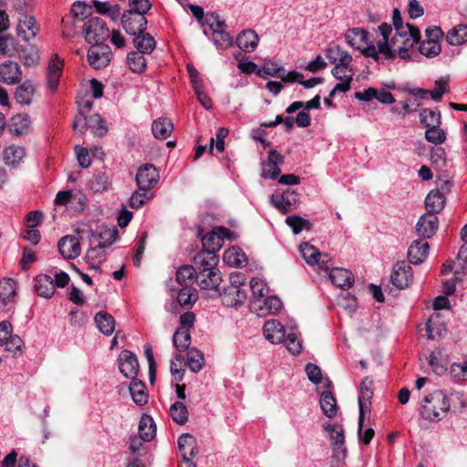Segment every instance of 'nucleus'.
<instances>
[{
	"label": "nucleus",
	"mask_w": 467,
	"mask_h": 467,
	"mask_svg": "<svg viewBox=\"0 0 467 467\" xmlns=\"http://www.w3.org/2000/svg\"><path fill=\"white\" fill-rule=\"evenodd\" d=\"M419 51L427 57H434L441 53V47L438 41L424 40L420 44Z\"/></svg>",
	"instance_id": "13d9d810"
},
{
	"label": "nucleus",
	"mask_w": 467,
	"mask_h": 467,
	"mask_svg": "<svg viewBox=\"0 0 467 467\" xmlns=\"http://www.w3.org/2000/svg\"><path fill=\"white\" fill-rule=\"evenodd\" d=\"M326 57L328 58L329 62L334 65L341 63L348 65V63H351L352 61V56L337 45L327 47Z\"/></svg>",
	"instance_id": "72a5a7b5"
},
{
	"label": "nucleus",
	"mask_w": 467,
	"mask_h": 467,
	"mask_svg": "<svg viewBox=\"0 0 467 467\" xmlns=\"http://www.w3.org/2000/svg\"><path fill=\"white\" fill-rule=\"evenodd\" d=\"M448 44L451 46H460L467 41V26L458 25L450 29L446 36Z\"/></svg>",
	"instance_id": "ea45409f"
},
{
	"label": "nucleus",
	"mask_w": 467,
	"mask_h": 467,
	"mask_svg": "<svg viewBox=\"0 0 467 467\" xmlns=\"http://www.w3.org/2000/svg\"><path fill=\"white\" fill-rule=\"evenodd\" d=\"M426 333L428 339L434 340L445 335L446 327L442 323L429 319L426 322Z\"/></svg>",
	"instance_id": "603ef678"
},
{
	"label": "nucleus",
	"mask_w": 467,
	"mask_h": 467,
	"mask_svg": "<svg viewBox=\"0 0 467 467\" xmlns=\"http://www.w3.org/2000/svg\"><path fill=\"white\" fill-rule=\"evenodd\" d=\"M197 299V291L189 285L182 286L178 292L177 301L182 306H192Z\"/></svg>",
	"instance_id": "a18cd8bd"
},
{
	"label": "nucleus",
	"mask_w": 467,
	"mask_h": 467,
	"mask_svg": "<svg viewBox=\"0 0 467 467\" xmlns=\"http://www.w3.org/2000/svg\"><path fill=\"white\" fill-rule=\"evenodd\" d=\"M391 283L399 289L409 287L413 281L411 266L405 261H400L393 265L390 275Z\"/></svg>",
	"instance_id": "39448f33"
},
{
	"label": "nucleus",
	"mask_w": 467,
	"mask_h": 467,
	"mask_svg": "<svg viewBox=\"0 0 467 467\" xmlns=\"http://www.w3.org/2000/svg\"><path fill=\"white\" fill-rule=\"evenodd\" d=\"M213 42L220 49H227L233 46L234 40L225 29L213 33Z\"/></svg>",
	"instance_id": "4d7b16f0"
},
{
	"label": "nucleus",
	"mask_w": 467,
	"mask_h": 467,
	"mask_svg": "<svg viewBox=\"0 0 467 467\" xmlns=\"http://www.w3.org/2000/svg\"><path fill=\"white\" fill-rule=\"evenodd\" d=\"M223 261L230 266L243 267L246 265V256L239 248H230L223 254Z\"/></svg>",
	"instance_id": "a19ab883"
},
{
	"label": "nucleus",
	"mask_w": 467,
	"mask_h": 467,
	"mask_svg": "<svg viewBox=\"0 0 467 467\" xmlns=\"http://www.w3.org/2000/svg\"><path fill=\"white\" fill-rule=\"evenodd\" d=\"M326 430L329 432L330 439L333 441L332 458L338 462H343L347 456L343 427L339 424L327 425Z\"/></svg>",
	"instance_id": "423d86ee"
},
{
	"label": "nucleus",
	"mask_w": 467,
	"mask_h": 467,
	"mask_svg": "<svg viewBox=\"0 0 467 467\" xmlns=\"http://www.w3.org/2000/svg\"><path fill=\"white\" fill-rule=\"evenodd\" d=\"M26 150L21 146L11 145L4 150V160L8 166H16L25 157Z\"/></svg>",
	"instance_id": "4c0bfd02"
},
{
	"label": "nucleus",
	"mask_w": 467,
	"mask_h": 467,
	"mask_svg": "<svg viewBox=\"0 0 467 467\" xmlns=\"http://www.w3.org/2000/svg\"><path fill=\"white\" fill-rule=\"evenodd\" d=\"M283 162L284 157L275 150H270L267 161L262 163L261 176L265 179H277L281 173L279 165Z\"/></svg>",
	"instance_id": "f8f14e48"
},
{
	"label": "nucleus",
	"mask_w": 467,
	"mask_h": 467,
	"mask_svg": "<svg viewBox=\"0 0 467 467\" xmlns=\"http://www.w3.org/2000/svg\"><path fill=\"white\" fill-rule=\"evenodd\" d=\"M94 321L98 329L106 336H110L115 329V319L107 312L100 311L96 314Z\"/></svg>",
	"instance_id": "c9c22d12"
},
{
	"label": "nucleus",
	"mask_w": 467,
	"mask_h": 467,
	"mask_svg": "<svg viewBox=\"0 0 467 467\" xmlns=\"http://www.w3.org/2000/svg\"><path fill=\"white\" fill-rule=\"evenodd\" d=\"M103 245L99 243L94 246L89 248L86 254V260L88 264H100L106 260L107 254L104 251Z\"/></svg>",
	"instance_id": "6e6d98bb"
},
{
	"label": "nucleus",
	"mask_w": 467,
	"mask_h": 467,
	"mask_svg": "<svg viewBox=\"0 0 467 467\" xmlns=\"http://www.w3.org/2000/svg\"><path fill=\"white\" fill-rule=\"evenodd\" d=\"M34 287L37 295L44 298H50L55 293L54 280L47 275L36 276L34 278Z\"/></svg>",
	"instance_id": "b1692460"
},
{
	"label": "nucleus",
	"mask_w": 467,
	"mask_h": 467,
	"mask_svg": "<svg viewBox=\"0 0 467 467\" xmlns=\"http://www.w3.org/2000/svg\"><path fill=\"white\" fill-rule=\"evenodd\" d=\"M445 196L441 190H431L425 198V206L428 211L427 214L439 213L443 210L445 205Z\"/></svg>",
	"instance_id": "a878e982"
},
{
	"label": "nucleus",
	"mask_w": 467,
	"mask_h": 467,
	"mask_svg": "<svg viewBox=\"0 0 467 467\" xmlns=\"http://www.w3.org/2000/svg\"><path fill=\"white\" fill-rule=\"evenodd\" d=\"M119 368L124 377L137 379L139 372V361L135 354L130 350H123L119 356Z\"/></svg>",
	"instance_id": "9d476101"
},
{
	"label": "nucleus",
	"mask_w": 467,
	"mask_h": 467,
	"mask_svg": "<svg viewBox=\"0 0 467 467\" xmlns=\"http://www.w3.org/2000/svg\"><path fill=\"white\" fill-rule=\"evenodd\" d=\"M264 336L269 342L279 344L285 340V328L283 325L275 319L267 320L264 325Z\"/></svg>",
	"instance_id": "6ab92c4d"
},
{
	"label": "nucleus",
	"mask_w": 467,
	"mask_h": 467,
	"mask_svg": "<svg viewBox=\"0 0 467 467\" xmlns=\"http://www.w3.org/2000/svg\"><path fill=\"white\" fill-rule=\"evenodd\" d=\"M159 171L154 165L146 163L138 169L136 183L142 192L150 190L159 181Z\"/></svg>",
	"instance_id": "0eeeda50"
},
{
	"label": "nucleus",
	"mask_w": 467,
	"mask_h": 467,
	"mask_svg": "<svg viewBox=\"0 0 467 467\" xmlns=\"http://www.w3.org/2000/svg\"><path fill=\"white\" fill-rule=\"evenodd\" d=\"M451 404L448 397L441 390H435L423 399L420 408V415L429 420H440L450 410Z\"/></svg>",
	"instance_id": "f257e3e1"
},
{
	"label": "nucleus",
	"mask_w": 467,
	"mask_h": 467,
	"mask_svg": "<svg viewBox=\"0 0 467 467\" xmlns=\"http://www.w3.org/2000/svg\"><path fill=\"white\" fill-rule=\"evenodd\" d=\"M220 296L223 304L228 307L243 305L246 300L245 291L229 285L226 286L222 293H220Z\"/></svg>",
	"instance_id": "4be33fe9"
},
{
	"label": "nucleus",
	"mask_w": 467,
	"mask_h": 467,
	"mask_svg": "<svg viewBox=\"0 0 467 467\" xmlns=\"http://www.w3.org/2000/svg\"><path fill=\"white\" fill-rule=\"evenodd\" d=\"M194 262L199 272L213 271L216 270L215 265L218 263V257L213 252L205 250L195 256Z\"/></svg>",
	"instance_id": "bb28decb"
},
{
	"label": "nucleus",
	"mask_w": 467,
	"mask_h": 467,
	"mask_svg": "<svg viewBox=\"0 0 467 467\" xmlns=\"http://www.w3.org/2000/svg\"><path fill=\"white\" fill-rule=\"evenodd\" d=\"M271 202L280 212L286 213L297 204L298 194L295 191L286 190L281 195H272Z\"/></svg>",
	"instance_id": "a211bd4d"
},
{
	"label": "nucleus",
	"mask_w": 467,
	"mask_h": 467,
	"mask_svg": "<svg viewBox=\"0 0 467 467\" xmlns=\"http://www.w3.org/2000/svg\"><path fill=\"white\" fill-rule=\"evenodd\" d=\"M83 34L85 40L91 45L104 44L109 37V29L102 18L94 16L85 22Z\"/></svg>",
	"instance_id": "7ed1b4c3"
},
{
	"label": "nucleus",
	"mask_w": 467,
	"mask_h": 467,
	"mask_svg": "<svg viewBox=\"0 0 467 467\" xmlns=\"http://www.w3.org/2000/svg\"><path fill=\"white\" fill-rule=\"evenodd\" d=\"M130 9L126 12L140 14L144 16L151 7V4L149 0H130Z\"/></svg>",
	"instance_id": "774afa93"
},
{
	"label": "nucleus",
	"mask_w": 467,
	"mask_h": 467,
	"mask_svg": "<svg viewBox=\"0 0 467 467\" xmlns=\"http://www.w3.org/2000/svg\"><path fill=\"white\" fill-rule=\"evenodd\" d=\"M61 71L62 67L56 63L50 64L47 67V87L53 91L58 87Z\"/></svg>",
	"instance_id": "5fc2aeb1"
},
{
	"label": "nucleus",
	"mask_w": 467,
	"mask_h": 467,
	"mask_svg": "<svg viewBox=\"0 0 467 467\" xmlns=\"http://www.w3.org/2000/svg\"><path fill=\"white\" fill-rule=\"evenodd\" d=\"M187 365L192 372H199L204 365L203 354L195 348L190 349L187 353Z\"/></svg>",
	"instance_id": "09e8293b"
},
{
	"label": "nucleus",
	"mask_w": 467,
	"mask_h": 467,
	"mask_svg": "<svg viewBox=\"0 0 467 467\" xmlns=\"http://www.w3.org/2000/svg\"><path fill=\"white\" fill-rule=\"evenodd\" d=\"M250 288L252 291V300L265 298L268 295L266 285L258 278H252L250 281Z\"/></svg>",
	"instance_id": "bf43d9fd"
},
{
	"label": "nucleus",
	"mask_w": 467,
	"mask_h": 467,
	"mask_svg": "<svg viewBox=\"0 0 467 467\" xmlns=\"http://www.w3.org/2000/svg\"><path fill=\"white\" fill-rule=\"evenodd\" d=\"M373 381L368 377L360 383V395L358 396V413L360 427L364 424L365 412L369 409L370 400L373 397Z\"/></svg>",
	"instance_id": "ddd939ff"
},
{
	"label": "nucleus",
	"mask_w": 467,
	"mask_h": 467,
	"mask_svg": "<svg viewBox=\"0 0 467 467\" xmlns=\"http://www.w3.org/2000/svg\"><path fill=\"white\" fill-rule=\"evenodd\" d=\"M39 31L34 16L27 14H20L18 17L16 32L19 37L25 41L35 38Z\"/></svg>",
	"instance_id": "9b49d317"
},
{
	"label": "nucleus",
	"mask_w": 467,
	"mask_h": 467,
	"mask_svg": "<svg viewBox=\"0 0 467 467\" xmlns=\"http://www.w3.org/2000/svg\"><path fill=\"white\" fill-rule=\"evenodd\" d=\"M285 223L292 229L294 234H298L303 229L310 230L311 228L310 222L298 215L287 216Z\"/></svg>",
	"instance_id": "8fccbe9b"
},
{
	"label": "nucleus",
	"mask_w": 467,
	"mask_h": 467,
	"mask_svg": "<svg viewBox=\"0 0 467 467\" xmlns=\"http://www.w3.org/2000/svg\"><path fill=\"white\" fill-rule=\"evenodd\" d=\"M22 78L20 66L14 61L6 60L0 64V81L7 85L18 83Z\"/></svg>",
	"instance_id": "2eb2a0df"
},
{
	"label": "nucleus",
	"mask_w": 467,
	"mask_h": 467,
	"mask_svg": "<svg viewBox=\"0 0 467 467\" xmlns=\"http://www.w3.org/2000/svg\"><path fill=\"white\" fill-rule=\"evenodd\" d=\"M438 355H441L440 351L437 353L431 352L429 356L428 360H429V365L431 368L432 371L436 375L441 376L447 370V367H446L445 363L439 360Z\"/></svg>",
	"instance_id": "338daca9"
},
{
	"label": "nucleus",
	"mask_w": 467,
	"mask_h": 467,
	"mask_svg": "<svg viewBox=\"0 0 467 467\" xmlns=\"http://www.w3.org/2000/svg\"><path fill=\"white\" fill-rule=\"evenodd\" d=\"M129 389L135 404L138 406H144L147 404L149 395L143 381L138 379H133L130 384Z\"/></svg>",
	"instance_id": "cd10ccee"
},
{
	"label": "nucleus",
	"mask_w": 467,
	"mask_h": 467,
	"mask_svg": "<svg viewBox=\"0 0 467 467\" xmlns=\"http://www.w3.org/2000/svg\"><path fill=\"white\" fill-rule=\"evenodd\" d=\"M425 139L433 144H441L445 141L446 136L442 130L439 129V126H432L427 128L425 131Z\"/></svg>",
	"instance_id": "680f3d73"
},
{
	"label": "nucleus",
	"mask_w": 467,
	"mask_h": 467,
	"mask_svg": "<svg viewBox=\"0 0 467 467\" xmlns=\"http://www.w3.org/2000/svg\"><path fill=\"white\" fill-rule=\"evenodd\" d=\"M16 295V284L11 278L0 280V300L4 305L10 302Z\"/></svg>",
	"instance_id": "79ce46f5"
},
{
	"label": "nucleus",
	"mask_w": 467,
	"mask_h": 467,
	"mask_svg": "<svg viewBox=\"0 0 467 467\" xmlns=\"http://www.w3.org/2000/svg\"><path fill=\"white\" fill-rule=\"evenodd\" d=\"M258 42L259 36L253 29H244L236 37L238 47L244 52L254 51Z\"/></svg>",
	"instance_id": "5701e85b"
},
{
	"label": "nucleus",
	"mask_w": 467,
	"mask_h": 467,
	"mask_svg": "<svg viewBox=\"0 0 467 467\" xmlns=\"http://www.w3.org/2000/svg\"><path fill=\"white\" fill-rule=\"evenodd\" d=\"M133 36L132 42L138 51L142 54H150L154 50L156 41L150 34L144 31L143 33H138Z\"/></svg>",
	"instance_id": "7c9ffc66"
},
{
	"label": "nucleus",
	"mask_w": 467,
	"mask_h": 467,
	"mask_svg": "<svg viewBox=\"0 0 467 467\" xmlns=\"http://www.w3.org/2000/svg\"><path fill=\"white\" fill-rule=\"evenodd\" d=\"M173 129V124L169 119L160 118L153 121L151 125L152 134L156 139H167Z\"/></svg>",
	"instance_id": "e433bc0d"
},
{
	"label": "nucleus",
	"mask_w": 467,
	"mask_h": 467,
	"mask_svg": "<svg viewBox=\"0 0 467 467\" xmlns=\"http://www.w3.org/2000/svg\"><path fill=\"white\" fill-rule=\"evenodd\" d=\"M205 23L210 29L214 32H218L223 29H226V23L220 19V16L216 12H213L206 15Z\"/></svg>",
	"instance_id": "e2e57ef3"
},
{
	"label": "nucleus",
	"mask_w": 467,
	"mask_h": 467,
	"mask_svg": "<svg viewBox=\"0 0 467 467\" xmlns=\"http://www.w3.org/2000/svg\"><path fill=\"white\" fill-rule=\"evenodd\" d=\"M331 73L337 79L352 80L354 76L350 63H348V65H344L343 63L335 65Z\"/></svg>",
	"instance_id": "052dcab7"
},
{
	"label": "nucleus",
	"mask_w": 467,
	"mask_h": 467,
	"mask_svg": "<svg viewBox=\"0 0 467 467\" xmlns=\"http://www.w3.org/2000/svg\"><path fill=\"white\" fill-rule=\"evenodd\" d=\"M420 119L421 124H423L426 128L440 126L441 113L437 110L423 109L420 113Z\"/></svg>",
	"instance_id": "864d4df0"
},
{
	"label": "nucleus",
	"mask_w": 467,
	"mask_h": 467,
	"mask_svg": "<svg viewBox=\"0 0 467 467\" xmlns=\"http://www.w3.org/2000/svg\"><path fill=\"white\" fill-rule=\"evenodd\" d=\"M171 419L179 425H183L188 421L189 412L187 407L182 401H176L170 408Z\"/></svg>",
	"instance_id": "c03bdc74"
},
{
	"label": "nucleus",
	"mask_w": 467,
	"mask_h": 467,
	"mask_svg": "<svg viewBox=\"0 0 467 467\" xmlns=\"http://www.w3.org/2000/svg\"><path fill=\"white\" fill-rule=\"evenodd\" d=\"M109 184V178L105 173H98L90 181V188L96 192L107 190Z\"/></svg>",
	"instance_id": "69168bd1"
},
{
	"label": "nucleus",
	"mask_w": 467,
	"mask_h": 467,
	"mask_svg": "<svg viewBox=\"0 0 467 467\" xmlns=\"http://www.w3.org/2000/svg\"><path fill=\"white\" fill-rule=\"evenodd\" d=\"M30 118L27 114H16L12 117L9 130L14 135L22 136L28 132Z\"/></svg>",
	"instance_id": "f704fd0d"
},
{
	"label": "nucleus",
	"mask_w": 467,
	"mask_h": 467,
	"mask_svg": "<svg viewBox=\"0 0 467 467\" xmlns=\"http://www.w3.org/2000/svg\"><path fill=\"white\" fill-rule=\"evenodd\" d=\"M178 447L188 467H196L191 461L198 452L195 438L189 433L182 434L178 439Z\"/></svg>",
	"instance_id": "4468645a"
},
{
	"label": "nucleus",
	"mask_w": 467,
	"mask_h": 467,
	"mask_svg": "<svg viewBox=\"0 0 467 467\" xmlns=\"http://www.w3.org/2000/svg\"><path fill=\"white\" fill-rule=\"evenodd\" d=\"M439 220L436 215L423 214L420 217L417 224L416 231L419 236L422 238H431L433 236L438 229Z\"/></svg>",
	"instance_id": "f3484780"
},
{
	"label": "nucleus",
	"mask_w": 467,
	"mask_h": 467,
	"mask_svg": "<svg viewBox=\"0 0 467 467\" xmlns=\"http://www.w3.org/2000/svg\"><path fill=\"white\" fill-rule=\"evenodd\" d=\"M195 280L202 289H216L222 281V277L219 270H213L198 272Z\"/></svg>",
	"instance_id": "393cba45"
},
{
	"label": "nucleus",
	"mask_w": 467,
	"mask_h": 467,
	"mask_svg": "<svg viewBox=\"0 0 467 467\" xmlns=\"http://www.w3.org/2000/svg\"><path fill=\"white\" fill-rule=\"evenodd\" d=\"M331 282L341 289H348L354 284L353 274L346 268L333 267L329 272Z\"/></svg>",
	"instance_id": "412c9836"
},
{
	"label": "nucleus",
	"mask_w": 467,
	"mask_h": 467,
	"mask_svg": "<svg viewBox=\"0 0 467 467\" xmlns=\"http://www.w3.org/2000/svg\"><path fill=\"white\" fill-rule=\"evenodd\" d=\"M145 54L140 51H130L127 55V64L130 69L134 73H141L146 68Z\"/></svg>",
	"instance_id": "37998d69"
},
{
	"label": "nucleus",
	"mask_w": 467,
	"mask_h": 467,
	"mask_svg": "<svg viewBox=\"0 0 467 467\" xmlns=\"http://www.w3.org/2000/svg\"><path fill=\"white\" fill-rule=\"evenodd\" d=\"M172 341L178 351L182 352L188 349L191 345L190 331L184 328H178L173 335Z\"/></svg>",
	"instance_id": "de8ad7c7"
},
{
	"label": "nucleus",
	"mask_w": 467,
	"mask_h": 467,
	"mask_svg": "<svg viewBox=\"0 0 467 467\" xmlns=\"http://www.w3.org/2000/svg\"><path fill=\"white\" fill-rule=\"evenodd\" d=\"M36 88L35 85L29 81L26 80L22 84H20L15 92V99L17 103L20 105H30L32 103V99L35 93Z\"/></svg>",
	"instance_id": "2f4dec72"
},
{
	"label": "nucleus",
	"mask_w": 467,
	"mask_h": 467,
	"mask_svg": "<svg viewBox=\"0 0 467 467\" xmlns=\"http://www.w3.org/2000/svg\"><path fill=\"white\" fill-rule=\"evenodd\" d=\"M139 436L143 441H151L156 435V425L149 415L141 416L138 427Z\"/></svg>",
	"instance_id": "473e14b6"
},
{
	"label": "nucleus",
	"mask_w": 467,
	"mask_h": 467,
	"mask_svg": "<svg viewBox=\"0 0 467 467\" xmlns=\"http://www.w3.org/2000/svg\"><path fill=\"white\" fill-rule=\"evenodd\" d=\"M284 71L283 67H278L275 62L268 61L266 62L262 68L256 71V75L259 77H263V74L267 76L277 78L281 77V72Z\"/></svg>",
	"instance_id": "0e129e2a"
},
{
	"label": "nucleus",
	"mask_w": 467,
	"mask_h": 467,
	"mask_svg": "<svg viewBox=\"0 0 467 467\" xmlns=\"http://www.w3.org/2000/svg\"><path fill=\"white\" fill-rule=\"evenodd\" d=\"M399 43V37L397 35L392 36L390 41L389 39L380 40L377 43L376 50L378 53V61L379 60L380 55L388 60L394 59L396 57V46Z\"/></svg>",
	"instance_id": "c85d7f7f"
},
{
	"label": "nucleus",
	"mask_w": 467,
	"mask_h": 467,
	"mask_svg": "<svg viewBox=\"0 0 467 467\" xmlns=\"http://www.w3.org/2000/svg\"><path fill=\"white\" fill-rule=\"evenodd\" d=\"M110 59L111 50L106 44L92 45L88 51V61L94 69L106 67Z\"/></svg>",
	"instance_id": "20e7f679"
},
{
	"label": "nucleus",
	"mask_w": 467,
	"mask_h": 467,
	"mask_svg": "<svg viewBox=\"0 0 467 467\" xmlns=\"http://www.w3.org/2000/svg\"><path fill=\"white\" fill-rule=\"evenodd\" d=\"M429 244L424 240H415L408 249V259L410 264H421L429 254Z\"/></svg>",
	"instance_id": "aec40b11"
},
{
	"label": "nucleus",
	"mask_w": 467,
	"mask_h": 467,
	"mask_svg": "<svg viewBox=\"0 0 467 467\" xmlns=\"http://www.w3.org/2000/svg\"><path fill=\"white\" fill-rule=\"evenodd\" d=\"M121 24L125 32L132 36L146 31L148 21L140 14L124 12L121 16Z\"/></svg>",
	"instance_id": "1a4fd4ad"
},
{
	"label": "nucleus",
	"mask_w": 467,
	"mask_h": 467,
	"mask_svg": "<svg viewBox=\"0 0 467 467\" xmlns=\"http://www.w3.org/2000/svg\"><path fill=\"white\" fill-rule=\"evenodd\" d=\"M346 42L352 47L360 50L367 57L378 62L376 46L368 43V32L362 28H352L345 34Z\"/></svg>",
	"instance_id": "f03ea898"
},
{
	"label": "nucleus",
	"mask_w": 467,
	"mask_h": 467,
	"mask_svg": "<svg viewBox=\"0 0 467 467\" xmlns=\"http://www.w3.org/2000/svg\"><path fill=\"white\" fill-rule=\"evenodd\" d=\"M197 273L192 265L181 266L176 273V281L182 286L189 285L195 279Z\"/></svg>",
	"instance_id": "49530a36"
},
{
	"label": "nucleus",
	"mask_w": 467,
	"mask_h": 467,
	"mask_svg": "<svg viewBox=\"0 0 467 467\" xmlns=\"http://www.w3.org/2000/svg\"><path fill=\"white\" fill-rule=\"evenodd\" d=\"M58 251L66 259H75L81 252L78 239L73 235L62 237L57 244Z\"/></svg>",
	"instance_id": "dca6fc26"
},
{
	"label": "nucleus",
	"mask_w": 467,
	"mask_h": 467,
	"mask_svg": "<svg viewBox=\"0 0 467 467\" xmlns=\"http://www.w3.org/2000/svg\"><path fill=\"white\" fill-rule=\"evenodd\" d=\"M282 306V302L277 296H266L256 300H251L250 308L258 316L276 314Z\"/></svg>",
	"instance_id": "6e6552de"
},
{
	"label": "nucleus",
	"mask_w": 467,
	"mask_h": 467,
	"mask_svg": "<svg viewBox=\"0 0 467 467\" xmlns=\"http://www.w3.org/2000/svg\"><path fill=\"white\" fill-rule=\"evenodd\" d=\"M88 128L100 137L104 136L108 131L106 122L99 114H93L88 117L86 122L79 130V134L85 133Z\"/></svg>",
	"instance_id": "c756f323"
},
{
	"label": "nucleus",
	"mask_w": 467,
	"mask_h": 467,
	"mask_svg": "<svg viewBox=\"0 0 467 467\" xmlns=\"http://www.w3.org/2000/svg\"><path fill=\"white\" fill-rule=\"evenodd\" d=\"M299 249L303 258L310 265H315V263L318 262L317 257H321V253L315 246L309 244L308 243L302 244Z\"/></svg>",
	"instance_id": "3c124183"
},
{
	"label": "nucleus",
	"mask_w": 467,
	"mask_h": 467,
	"mask_svg": "<svg viewBox=\"0 0 467 467\" xmlns=\"http://www.w3.org/2000/svg\"><path fill=\"white\" fill-rule=\"evenodd\" d=\"M320 408L323 413L328 417L333 418L337 415V405L335 397L330 391H324L320 396Z\"/></svg>",
	"instance_id": "58836bf2"
}]
</instances>
